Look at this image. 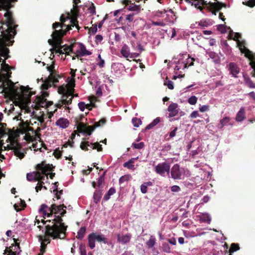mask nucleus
Segmentation results:
<instances>
[{"label": "nucleus", "instance_id": "obj_2", "mask_svg": "<svg viewBox=\"0 0 255 255\" xmlns=\"http://www.w3.org/2000/svg\"><path fill=\"white\" fill-rule=\"evenodd\" d=\"M66 207L63 205L53 204L49 208L45 204L41 205L39 212L43 217L36 216L34 225H37V227L41 230L43 228V225L49 223L45 227L46 237H51L53 239H64L67 226L64 225L59 215H64L66 213Z\"/></svg>", "mask_w": 255, "mask_h": 255}, {"label": "nucleus", "instance_id": "obj_59", "mask_svg": "<svg viewBox=\"0 0 255 255\" xmlns=\"http://www.w3.org/2000/svg\"><path fill=\"white\" fill-rule=\"evenodd\" d=\"M177 130V128L176 127L174 128L173 130H172L169 133V136L170 137L172 138L174 137L176 135V131Z\"/></svg>", "mask_w": 255, "mask_h": 255}, {"label": "nucleus", "instance_id": "obj_54", "mask_svg": "<svg viewBox=\"0 0 255 255\" xmlns=\"http://www.w3.org/2000/svg\"><path fill=\"white\" fill-rule=\"evenodd\" d=\"M199 116V114L198 112L197 111H194L191 113L189 117L191 119H194L198 117Z\"/></svg>", "mask_w": 255, "mask_h": 255}, {"label": "nucleus", "instance_id": "obj_23", "mask_svg": "<svg viewBox=\"0 0 255 255\" xmlns=\"http://www.w3.org/2000/svg\"><path fill=\"white\" fill-rule=\"evenodd\" d=\"M165 20L167 22H173L175 19V15L173 11L171 9L166 10Z\"/></svg>", "mask_w": 255, "mask_h": 255}, {"label": "nucleus", "instance_id": "obj_43", "mask_svg": "<svg viewBox=\"0 0 255 255\" xmlns=\"http://www.w3.org/2000/svg\"><path fill=\"white\" fill-rule=\"evenodd\" d=\"M197 98L195 96H192L188 99V103L191 105H195L197 102Z\"/></svg>", "mask_w": 255, "mask_h": 255}, {"label": "nucleus", "instance_id": "obj_41", "mask_svg": "<svg viewBox=\"0 0 255 255\" xmlns=\"http://www.w3.org/2000/svg\"><path fill=\"white\" fill-rule=\"evenodd\" d=\"M21 204L20 205H18V204H15L13 206L14 209L16 211H19L21 210L22 208H23L25 206L26 204L24 201H20Z\"/></svg>", "mask_w": 255, "mask_h": 255}, {"label": "nucleus", "instance_id": "obj_51", "mask_svg": "<svg viewBox=\"0 0 255 255\" xmlns=\"http://www.w3.org/2000/svg\"><path fill=\"white\" fill-rule=\"evenodd\" d=\"M199 109L201 112L204 113L209 110V106L206 105L200 106Z\"/></svg>", "mask_w": 255, "mask_h": 255}, {"label": "nucleus", "instance_id": "obj_42", "mask_svg": "<svg viewBox=\"0 0 255 255\" xmlns=\"http://www.w3.org/2000/svg\"><path fill=\"white\" fill-rule=\"evenodd\" d=\"M49 243H50V240L48 238H45L41 242V251H44V250L45 249L46 245Z\"/></svg>", "mask_w": 255, "mask_h": 255}, {"label": "nucleus", "instance_id": "obj_63", "mask_svg": "<svg viewBox=\"0 0 255 255\" xmlns=\"http://www.w3.org/2000/svg\"><path fill=\"white\" fill-rule=\"evenodd\" d=\"M96 42H100L103 40V36L101 35H97L95 37Z\"/></svg>", "mask_w": 255, "mask_h": 255}, {"label": "nucleus", "instance_id": "obj_36", "mask_svg": "<svg viewBox=\"0 0 255 255\" xmlns=\"http://www.w3.org/2000/svg\"><path fill=\"white\" fill-rule=\"evenodd\" d=\"M166 10H157L154 12V16L157 17L163 18L165 19Z\"/></svg>", "mask_w": 255, "mask_h": 255}, {"label": "nucleus", "instance_id": "obj_62", "mask_svg": "<svg viewBox=\"0 0 255 255\" xmlns=\"http://www.w3.org/2000/svg\"><path fill=\"white\" fill-rule=\"evenodd\" d=\"M15 154L17 156H18L19 158H22L24 156V154L19 151L16 150Z\"/></svg>", "mask_w": 255, "mask_h": 255}, {"label": "nucleus", "instance_id": "obj_5", "mask_svg": "<svg viewBox=\"0 0 255 255\" xmlns=\"http://www.w3.org/2000/svg\"><path fill=\"white\" fill-rule=\"evenodd\" d=\"M75 71L76 70L71 69V73H72V78H68V83L60 86L58 88V93L62 95L61 100L57 104L58 108L63 107L65 109H70L68 106L71 104L73 97L78 96V95L73 94L75 85V81L74 78L75 76Z\"/></svg>", "mask_w": 255, "mask_h": 255}, {"label": "nucleus", "instance_id": "obj_39", "mask_svg": "<svg viewBox=\"0 0 255 255\" xmlns=\"http://www.w3.org/2000/svg\"><path fill=\"white\" fill-rule=\"evenodd\" d=\"M209 57L213 60L216 63H219L220 61V58L216 53L211 52L209 53Z\"/></svg>", "mask_w": 255, "mask_h": 255}, {"label": "nucleus", "instance_id": "obj_17", "mask_svg": "<svg viewBox=\"0 0 255 255\" xmlns=\"http://www.w3.org/2000/svg\"><path fill=\"white\" fill-rule=\"evenodd\" d=\"M131 237V235L129 234L126 235L118 234L117 235V240L122 244H126L129 242Z\"/></svg>", "mask_w": 255, "mask_h": 255}, {"label": "nucleus", "instance_id": "obj_33", "mask_svg": "<svg viewBox=\"0 0 255 255\" xmlns=\"http://www.w3.org/2000/svg\"><path fill=\"white\" fill-rule=\"evenodd\" d=\"M230 121V118L229 117H225L224 118L221 119L220 121V124L218 125V128H223L225 126L229 124V122Z\"/></svg>", "mask_w": 255, "mask_h": 255}, {"label": "nucleus", "instance_id": "obj_38", "mask_svg": "<svg viewBox=\"0 0 255 255\" xmlns=\"http://www.w3.org/2000/svg\"><path fill=\"white\" fill-rule=\"evenodd\" d=\"M53 192L55 194V197L57 199H59L60 198V195L62 194V190H60L58 191L57 190V186L56 185V183H55L52 187Z\"/></svg>", "mask_w": 255, "mask_h": 255}, {"label": "nucleus", "instance_id": "obj_10", "mask_svg": "<svg viewBox=\"0 0 255 255\" xmlns=\"http://www.w3.org/2000/svg\"><path fill=\"white\" fill-rule=\"evenodd\" d=\"M183 173L186 174L187 176L190 175L188 170L184 168L180 169L177 164H174L171 168V175L172 178L174 179H182Z\"/></svg>", "mask_w": 255, "mask_h": 255}, {"label": "nucleus", "instance_id": "obj_13", "mask_svg": "<svg viewBox=\"0 0 255 255\" xmlns=\"http://www.w3.org/2000/svg\"><path fill=\"white\" fill-rule=\"evenodd\" d=\"M94 149H97L98 151L102 150V145L98 142L95 143H90L89 141H84L81 143L80 147L82 149L84 150H88L89 148Z\"/></svg>", "mask_w": 255, "mask_h": 255}, {"label": "nucleus", "instance_id": "obj_44", "mask_svg": "<svg viewBox=\"0 0 255 255\" xmlns=\"http://www.w3.org/2000/svg\"><path fill=\"white\" fill-rule=\"evenodd\" d=\"M132 123L134 127L137 128L141 125V121L139 119L133 118L132 119Z\"/></svg>", "mask_w": 255, "mask_h": 255}, {"label": "nucleus", "instance_id": "obj_12", "mask_svg": "<svg viewBox=\"0 0 255 255\" xmlns=\"http://www.w3.org/2000/svg\"><path fill=\"white\" fill-rule=\"evenodd\" d=\"M185 60L184 54L179 55L177 58L174 61V63L176 65L174 68V70L178 71L187 68Z\"/></svg>", "mask_w": 255, "mask_h": 255}, {"label": "nucleus", "instance_id": "obj_18", "mask_svg": "<svg viewBox=\"0 0 255 255\" xmlns=\"http://www.w3.org/2000/svg\"><path fill=\"white\" fill-rule=\"evenodd\" d=\"M192 35V37H191V39L192 42L197 44V40H199L202 38V36L201 35H198L197 33H195L194 32H192L190 31H184V36H186L187 38V36H190V34Z\"/></svg>", "mask_w": 255, "mask_h": 255}, {"label": "nucleus", "instance_id": "obj_28", "mask_svg": "<svg viewBox=\"0 0 255 255\" xmlns=\"http://www.w3.org/2000/svg\"><path fill=\"white\" fill-rule=\"evenodd\" d=\"M95 238L96 240L99 242H103L104 244H108L107 239L105 237L104 235L102 234H98L95 233Z\"/></svg>", "mask_w": 255, "mask_h": 255}, {"label": "nucleus", "instance_id": "obj_6", "mask_svg": "<svg viewBox=\"0 0 255 255\" xmlns=\"http://www.w3.org/2000/svg\"><path fill=\"white\" fill-rule=\"evenodd\" d=\"M37 171L28 173L27 174V179L29 181H38L36 186L35 187L36 192L41 190L42 188L46 190L47 189L45 186H43L44 182L47 181V174H48V166H43L40 164L37 165Z\"/></svg>", "mask_w": 255, "mask_h": 255}, {"label": "nucleus", "instance_id": "obj_52", "mask_svg": "<svg viewBox=\"0 0 255 255\" xmlns=\"http://www.w3.org/2000/svg\"><path fill=\"white\" fill-rule=\"evenodd\" d=\"M87 105L83 102H80L78 103V107L80 110L83 112L87 107Z\"/></svg>", "mask_w": 255, "mask_h": 255}, {"label": "nucleus", "instance_id": "obj_11", "mask_svg": "<svg viewBox=\"0 0 255 255\" xmlns=\"http://www.w3.org/2000/svg\"><path fill=\"white\" fill-rule=\"evenodd\" d=\"M170 169L169 164L166 162L160 163L155 167V172L162 176H164L166 173L168 174Z\"/></svg>", "mask_w": 255, "mask_h": 255}, {"label": "nucleus", "instance_id": "obj_1", "mask_svg": "<svg viewBox=\"0 0 255 255\" xmlns=\"http://www.w3.org/2000/svg\"><path fill=\"white\" fill-rule=\"evenodd\" d=\"M47 69L50 72V75L44 83L41 85L42 97H37L35 99V102L31 104L30 97L32 94L28 88L24 86H22L20 88V94L18 96L19 102L23 107L22 110V112L29 114L30 116H34L35 119L39 122L38 125H40L41 126L44 123L45 120L50 119L51 116H48L47 113L45 114L43 112H40L39 115H34L33 109H30V107L31 106L35 109H38L40 107H46L47 106V102L44 98L48 96V93L45 90H47L52 85H54L56 83L58 82V79L59 77L55 72L54 62L53 61L52 62V64L50 65L47 66Z\"/></svg>", "mask_w": 255, "mask_h": 255}, {"label": "nucleus", "instance_id": "obj_29", "mask_svg": "<svg viewBox=\"0 0 255 255\" xmlns=\"http://www.w3.org/2000/svg\"><path fill=\"white\" fill-rule=\"evenodd\" d=\"M153 185V183L151 181L144 182L140 186V191L143 194H145L147 192V188L148 186H151Z\"/></svg>", "mask_w": 255, "mask_h": 255}, {"label": "nucleus", "instance_id": "obj_40", "mask_svg": "<svg viewBox=\"0 0 255 255\" xmlns=\"http://www.w3.org/2000/svg\"><path fill=\"white\" fill-rule=\"evenodd\" d=\"M79 250L80 255H87L86 246L84 244H81L79 245Z\"/></svg>", "mask_w": 255, "mask_h": 255}, {"label": "nucleus", "instance_id": "obj_47", "mask_svg": "<svg viewBox=\"0 0 255 255\" xmlns=\"http://www.w3.org/2000/svg\"><path fill=\"white\" fill-rule=\"evenodd\" d=\"M163 251L167 253H169L171 252L170 248L167 243H164L162 245Z\"/></svg>", "mask_w": 255, "mask_h": 255}, {"label": "nucleus", "instance_id": "obj_22", "mask_svg": "<svg viewBox=\"0 0 255 255\" xmlns=\"http://www.w3.org/2000/svg\"><path fill=\"white\" fill-rule=\"evenodd\" d=\"M198 217L200 222L207 223L209 224L211 223V217L207 213H202L198 216Z\"/></svg>", "mask_w": 255, "mask_h": 255}, {"label": "nucleus", "instance_id": "obj_9", "mask_svg": "<svg viewBox=\"0 0 255 255\" xmlns=\"http://www.w3.org/2000/svg\"><path fill=\"white\" fill-rule=\"evenodd\" d=\"M105 122L104 119H102L99 122L96 123L93 126H87L83 123H79L77 125V130L79 132L90 135L95 128L100 127L101 125L104 124Z\"/></svg>", "mask_w": 255, "mask_h": 255}, {"label": "nucleus", "instance_id": "obj_3", "mask_svg": "<svg viewBox=\"0 0 255 255\" xmlns=\"http://www.w3.org/2000/svg\"><path fill=\"white\" fill-rule=\"evenodd\" d=\"M17 0H0V56L5 59L8 57L9 50L6 47L7 42L15 34L16 25L8 9L12 7V2ZM1 58H0V62Z\"/></svg>", "mask_w": 255, "mask_h": 255}, {"label": "nucleus", "instance_id": "obj_58", "mask_svg": "<svg viewBox=\"0 0 255 255\" xmlns=\"http://www.w3.org/2000/svg\"><path fill=\"white\" fill-rule=\"evenodd\" d=\"M134 18V14H129L126 15V19L129 22L133 21Z\"/></svg>", "mask_w": 255, "mask_h": 255}, {"label": "nucleus", "instance_id": "obj_30", "mask_svg": "<svg viewBox=\"0 0 255 255\" xmlns=\"http://www.w3.org/2000/svg\"><path fill=\"white\" fill-rule=\"evenodd\" d=\"M160 122V118L157 117L153 120L151 123L148 124L145 128L146 129H150L156 126Z\"/></svg>", "mask_w": 255, "mask_h": 255}, {"label": "nucleus", "instance_id": "obj_45", "mask_svg": "<svg viewBox=\"0 0 255 255\" xmlns=\"http://www.w3.org/2000/svg\"><path fill=\"white\" fill-rule=\"evenodd\" d=\"M227 26L224 24H219L217 26V29L222 33H225L227 32Z\"/></svg>", "mask_w": 255, "mask_h": 255}, {"label": "nucleus", "instance_id": "obj_26", "mask_svg": "<svg viewBox=\"0 0 255 255\" xmlns=\"http://www.w3.org/2000/svg\"><path fill=\"white\" fill-rule=\"evenodd\" d=\"M95 233H91L89 235L88 240V245L89 247L93 249L95 247V241L96 239L95 238Z\"/></svg>", "mask_w": 255, "mask_h": 255}, {"label": "nucleus", "instance_id": "obj_46", "mask_svg": "<svg viewBox=\"0 0 255 255\" xmlns=\"http://www.w3.org/2000/svg\"><path fill=\"white\" fill-rule=\"evenodd\" d=\"M240 250V247L238 245L236 244H232L230 249L229 252L230 253L234 252Z\"/></svg>", "mask_w": 255, "mask_h": 255}, {"label": "nucleus", "instance_id": "obj_25", "mask_svg": "<svg viewBox=\"0 0 255 255\" xmlns=\"http://www.w3.org/2000/svg\"><path fill=\"white\" fill-rule=\"evenodd\" d=\"M10 66L5 63H2L1 64V69L2 72H4L5 74H3V78L5 79H8L9 77V70Z\"/></svg>", "mask_w": 255, "mask_h": 255}, {"label": "nucleus", "instance_id": "obj_53", "mask_svg": "<svg viewBox=\"0 0 255 255\" xmlns=\"http://www.w3.org/2000/svg\"><path fill=\"white\" fill-rule=\"evenodd\" d=\"M41 165H42L43 166H48V174H47V176H48V175H49V176L52 179L53 178V177L55 175V173H50V171H51V167L50 165H46V164H41ZM48 179V178H47V180Z\"/></svg>", "mask_w": 255, "mask_h": 255}, {"label": "nucleus", "instance_id": "obj_48", "mask_svg": "<svg viewBox=\"0 0 255 255\" xmlns=\"http://www.w3.org/2000/svg\"><path fill=\"white\" fill-rule=\"evenodd\" d=\"M144 143L143 142H140V143H133L132 144V146L136 149H142L144 147Z\"/></svg>", "mask_w": 255, "mask_h": 255}, {"label": "nucleus", "instance_id": "obj_21", "mask_svg": "<svg viewBox=\"0 0 255 255\" xmlns=\"http://www.w3.org/2000/svg\"><path fill=\"white\" fill-rule=\"evenodd\" d=\"M121 53L123 55V57L125 58H132V55L130 52L129 48L128 45L125 44L123 46L121 50Z\"/></svg>", "mask_w": 255, "mask_h": 255}, {"label": "nucleus", "instance_id": "obj_16", "mask_svg": "<svg viewBox=\"0 0 255 255\" xmlns=\"http://www.w3.org/2000/svg\"><path fill=\"white\" fill-rule=\"evenodd\" d=\"M168 111L169 112V117H174L178 113V105L176 103H171L168 107Z\"/></svg>", "mask_w": 255, "mask_h": 255}, {"label": "nucleus", "instance_id": "obj_8", "mask_svg": "<svg viewBox=\"0 0 255 255\" xmlns=\"http://www.w3.org/2000/svg\"><path fill=\"white\" fill-rule=\"evenodd\" d=\"M186 1L188 2L192 5L194 6L195 7L200 10H202L203 7L204 6H207L208 4L212 8L215 9L217 11H219L222 7L223 5L222 3L219 2H208L205 0H186Z\"/></svg>", "mask_w": 255, "mask_h": 255}, {"label": "nucleus", "instance_id": "obj_49", "mask_svg": "<svg viewBox=\"0 0 255 255\" xmlns=\"http://www.w3.org/2000/svg\"><path fill=\"white\" fill-rule=\"evenodd\" d=\"M128 9L130 11H136L138 12L140 10V7L139 5L134 4L133 5H130Z\"/></svg>", "mask_w": 255, "mask_h": 255}, {"label": "nucleus", "instance_id": "obj_24", "mask_svg": "<svg viewBox=\"0 0 255 255\" xmlns=\"http://www.w3.org/2000/svg\"><path fill=\"white\" fill-rule=\"evenodd\" d=\"M245 119V110L244 107H241L237 113L236 117V121L238 122H241Z\"/></svg>", "mask_w": 255, "mask_h": 255}, {"label": "nucleus", "instance_id": "obj_20", "mask_svg": "<svg viewBox=\"0 0 255 255\" xmlns=\"http://www.w3.org/2000/svg\"><path fill=\"white\" fill-rule=\"evenodd\" d=\"M69 125V121L65 118H61L56 122V125L62 128H67Z\"/></svg>", "mask_w": 255, "mask_h": 255}, {"label": "nucleus", "instance_id": "obj_57", "mask_svg": "<svg viewBox=\"0 0 255 255\" xmlns=\"http://www.w3.org/2000/svg\"><path fill=\"white\" fill-rule=\"evenodd\" d=\"M151 24L152 25H155V26H164L165 24L164 22H163V21H152L151 22Z\"/></svg>", "mask_w": 255, "mask_h": 255}, {"label": "nucleus", "instance_id": "obj_50", "mask_svg": "<svg viewBox=\"0 0 255 255\" xmlns=\"http://www.w3.org/2000/svg\"><path fill=\"white\" fill-rule=\"evenodd\" d=\"M243 4L252 7L255 5V0H249L247 2L243 1Z\"/></svg>", "mask_w": 255, "mask_h": 255}, {"label": "nucleus", "instance_id": "obj_34", "mask_svg": "<svg viewBox=\"0 0 255 255\" xmlns=\"http://www.w3.org/2000/svg\"><path fill=\"white\" fill-rule=\"evenodd\" d=\"M155 244V238L154 236H151L149 239L146 242V245L149 248H153Z\"/></svg>", "mask_w": 255, "mask_h": 255}, {"label": "nucleus", "instance_id": "obj_4", "mask_svg": "<svg viewBox=\"0 0 255 255\" xmlns=\"http://www.w3.org/2000/svg\"><path fill=\"white\" fill-rule=\"evenodd\" d=\"M60 23L55 22L53 24L52 27L55 31L51 35L52 39H49L48 42L52 46V48L50 49L52 54L56 53L60 54H68L72 50V46H62L61 38L67 31L72 29V27L75 26L78 28V25L75 18H70L69 13L66 16L62 14L60 17Z\"/></svg>", "mask_w": 255, "mask_h": 255}, {"label": "nucleus", "instance_id": "obj_19", "mask_svg": "<svg viewBox=\"0 0 255 255\" xmlns=\"http://www.w3.org/2000/svg\"><path fill=\"white\" fill-rule=\"evenodd\" d=\"M79 49L77 50V53L81 56L90 55L92 52L86 49L85 46L82 43H79Z\"/></svg>", "mask_w": 255, "mask_h": 255}, {"label": "nucleus", "instance_id": "obj_7", "mask_svg": "<svg viewBox=\"0 0 255 255\" xmlns=\"http://www.w3.org/2000/svg\"><path fill=\"white\" fill-rule=\"evenodd\" d=\"M230 37L237 41V45L241 53H244L245 56L251 60L250 64L255 72L253 76L255 77V59L254 60V57L252 52L247 48L246 42L242 39L241 34L239 33H230Z\"/></svg>", "mask_w": 255, "mask_h": 255}, {"label": "nucleus", "instance_id": "obj_27", "mask_svg": "<svg viewBox=\"0 0 255 255\" xmlns=\"http://www.w3.org/2000/svg\"><path fill=\"white\" fill-rule=\"evenodd\" d=\"M137 158H132L130 160H129L128 161L125 162L124 163L123 166L125 167H127V168L129 169L134 170L135 169L134 165H133L134 161L137 159Z\"/></svg>", "mask_w": 255, "mask_h": 255}, {"label": "nucleus", "instance_id": "obj_32", "mask_svg": "<svg viewBox=\"0 0 255 255\" xmlns=\"http://www.w3.org/2000/svg\"><path fill=\"white\" fill-rule=\"evenodd\" d=\"M244 81L246 85L249 88L252 89L255 88V84L253 81L248 77L244 76Z\"/></svg>", "mask_w": 255, "mask_h": 255}, {"label": "nucleus", "instance_id": "obj_60", "mask_svg": "<svg viewBox=\"0 0 255 255\" xmlns=\"http://www.w3.org/2000/svg\"><path fill=\"white\" fill-rule=\"evenodd\" d=\"M128 177L126 175L121 177L119 179L120 183H124L126 180H128Z\"/></svg>", "mask_w": 255, "mask_h": 255}, {"label": "nucleus", "instance_id": "obj_15", "mask_svg": "<svg viewBox=\"0 0 255 255\" xmlns=\"http://www.w3.org/2000/svg\"><path fill=\"white\" fill-rule=\"evenodd\" d=\"M228 70L230 74L234 77L237 78V75L240 72V69L236 65V64L231 62L230 63L228 66Z\"/></svg>", "mask_w": 255, "mask_h": 255}, {"label": "nucleus", "instance_id": "obj_61", "mask_svg": "<svg viewBox=\"0 0 255 255\" xmlns=\"http://www.w3.org/2000/svg\"><path fill=\"white\" fill-rule=\"evenodd\" d=\"M116 193V190L114 188H111L108 191L107 193L110 195L112 196Z\"/></svg>", "mask_w": 255, "mask_h": 255}, {"label": "nucleus", "instance_id": "obj_55", "mask_svg": "<svg viewBox=\"0 0 255 255\" xmlns=\"http://www.w3.org/2000/svg\"><path fill=\"white\" fill-rule=\"evenodd\" d=\"M171 190L173 192H178L180 191L181 188L178 185H173L171 187Z\"/></svg>", "mask_w": 255, "mask_h": 255}, {"label": "nucleus", "instance_id": "obj_31", "mask_svg": "<svg viewBox=\"0 0 255 255\" xmlns=\"http://www.w3.org/2000/svg\"><path fill=\"white\" fill-rule=\"evenodd\" d=\"M102 194V192L100 190H97L94 192L93 195V200L95 203L97 204L100 202Z\"/></svg>", "mask_w": 255, "mask_h": 255}, {"label": "nucleus", "instance_id": "obj_35", "mask_svg": "<svg viewBox=\"0 0 255 255\" xmlns=\"http://www.w3.org/2000/svg\"><path fill=\"white\" fill-rule=\"evenodd\" d=\"M184 58L186 59L185 62L187 65V67L193 65L194 59L190 57H189V55L187 54H184Z\"/></svg>", "mask_w": 255, "mask_h": 255}, {"label": "nucleus", "instance_id": "obj_14", "mask_svg": "<svg viewBox=\"0 0 255 255\" xmlns=\"http://www.w3.org/2000/svg\"><path fill=\"white\" fill-rule=\"evenodd\" d=\"M15 243L14 241V243L9 248H7L5 250L4 254L8 253L7 255H18L20 253L19 247L17 244L14 245Z\"/></svg>", "mask_w": 255, "mask_h": 255}, {"label": "nucleus", "instance_id": "obj_64", "mask_svg": "<svg viewBox=\"0 0 255 255\" xmlns=\"http://www.w3.org/2000/svg\"><path fill=\"white\" fill-rule=\"evenodd\" d=\"M248 95L255 101V93L254 92H250Z\"/></svg>", "mask_w": 255, "mask_h": 255}, {"label": "nucleus", "instance_id": "obj_56", "mask_svg": "<svg viewBox=\"0 0 255 255\" xmlns=\"http://www.w3.org/2000/svg\"><path fill=\"white\" fill-rule=\"evenodd\" d=\"M164 84L166 85L168 89L170 90L174 89L173 83L171 81H168L167 82H165Z\"/></svg>", "mask_w": 255, "mask_h": 255}, {"label": "nucleus", "instance_id": "obj_37", "mask_svg": "<svg viewBox=\"0 0 255 255\" xmlns=\"http://www.w3.org/2000/svg\"><path fill=\"white\" fill-rule=\"evenodd\" d=\"M86 229L85 227H81L77 233V238L79 239H82L85 235Z\"/></svg>", "mask_w": 255, "mask_h": 255}]
</instances>
